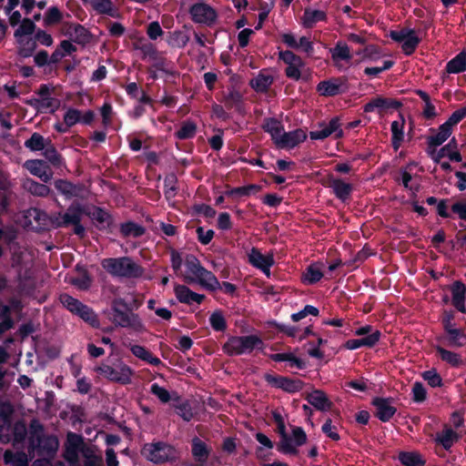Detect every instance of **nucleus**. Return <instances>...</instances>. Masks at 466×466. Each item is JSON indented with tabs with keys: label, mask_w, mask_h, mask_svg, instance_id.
<instances>
[{
	"label": "nucleus",
	"mask_w": 466,
	"mask_h": 466,
	"mask_svg": "<svg viewBox=\"0 0 466 466\" xmlns=\"http://www.w3.org/2000/svg\"><path fill=\"white\" fill-rule=\"evenodd\" d=\"M380 337V332L379 330H375L366 337L349 339L346 342L345 347L350 350H357L360 347H372L379 341Z\"/></svg>",
	"instance_id": "nucleus-22"
},
{
	"label": "nucleus",
	"mask_w": 466,
	"mask_h": 466,
	"mask_svg": "<svg viewBox=\"0 0 466 466\" xmlns=\"http://www.w3.org/2000/svg\"><path fill=\"white\" fill-rule=\"evenodd\" d=\"M192 453L198 461L204 462L208 457L209 449L201 440L195 438L192 440Z\"/></svg>",
	"instance_id": "nucleus-33"
},
{
	"label": "nucleus",
	"mask_w": 466,
	"mask_h": 466,
	"mask_svg": "<svg viewBox=\"0 0 466 466\" xmlns=\"http://www.w3.org/2000/svg\"><path fill=\"white\" fill-rule=\"evenodd\" d=\"M177 412L186 421H189L194 416L192 409L187 402H183L177 406Z\"/></svg>",
	"instance_id": "nucleus-61"
},
{
	"label": "nucleus",
	"mask_w": 466,
	"mask_h": 466,
	"mask_svg": "<svg viewBox=\"0 0 466 466\" xmlns=\"http://www.w3.org/2000/svg\"><path fill=\"white\" fill-rule=\"evenodd\" d=\"M25 146L34 151L41 150L45 147V138L41 135L34 133L31 137L25 141Z\"/></svg>",
	"instance_id": "nucleus-48"
},
{
	"label": "nucleus",
	"mask_w": 466,
	"mask_h": 466,
	"mask_svg": "<svg viewBox=\"0 0 466 466\" xmlns=\"http://www.w3.org/2000/svg\"><path fill=\"white\" fill-rule=\"evenodd\" d=\"M209 322L211 327L218 331H222L227 327L225 318L219 311H215L210 315Z\"/></svg>",
	"instance_id": "nucleus-50"
},
{
	"label": "nucleus",
	"mask_w": 466,
	"mask_h": 466,
	"mask_svg": "<svg viewBox=\"0 0 466 466\" xmlns=\"http://www.w3.org/2000/svg\"><path fill=\"white\" fill-rule=\"evenodd\" d=\"M392 65H393L392 61L386 60V61H383V64L380 66L366 67L364 72L368 76H376L380 73H381L387 69H390L392 66Z\"/></svg>",
	"instance_id": "nucleus-59"
},
{
	"label": "nucleus",
	"mask_w": 466,
	"mask_h": 466,
	"mask_svg": "<svg viewBox=\"0 0 466 466\" xmlns=\"http://www.w3.org/2000/svg\"><path fill=\"white\" fill-rule=\"evenodd\" d=\"M325 18L323 12L319 10L307 9L302 18V24L306 27H311L317 22L321 21Z\"/></svg>",
	"instance_id": "nucleus-39"
},
{
	"label": "nucleus",
	"mask_w": 466,
	"mask_h": 466,
	"mask_svg": "<svg viewBox=\"0 0 466 466\" xmlns=\"http://www.w3.org/2000/svg\"><path fill=\"white\" fill-rule=\"evenodd\" d=\"M357 54L361 56V60L376 61L380 57V51L374 46H369Z\"/></svg>",
	"instance_id": "nucleus-53"
},
{
	"label": "nucleus",
	"mask_w": 466,
	"mask_h": 466,
	"mask_svg": "<svg viewBox=\"0 0 466 466\" xmlns=\"http://www.w3.org/2000/svg\"><path fill=\"white\" fill-rule=\"evenodd\" d=\"M196 131V127L193 123H184L180 129L177 132V137L181 139L189 138L194 136Z\"/></svg>",
	"instance_id": "nucleus-58"
},
{
	"label": "nucleus",
	"mask_w": 466,
	"mask_h": 466,
	"mask_svg": "<svg viewBox=\"0 0 466 466\" xmlns=\"http://www.w3.org/2000/svg\"><path fill=\"white\" fill-rule=\"evenodd\" d=\"M466 116V106L454 111L449 119L445 122L448 127L452 128L453 126L457 125L461 119Z\"/></svg>",
	"instance_id": "nucleus-60"
},
{
	"label": "nucleus",
	"mask_w": 466,
	"mask_h": 466,
	"mask_svg": "<svg viewBox=\"0 0 466 466\" xmlns=\"http://www.w3.org/2000/svg\"><path fill=\"white\" fill-rule=\"evenodd\" d=\"M263 128L268 132L274 143L277 145L284 133V127L281 123L276 119H267L263 125Z\"/></svg>",
	"instance_id": "nucleus-26"
},
{
	"label": "nucleus",
	"mask_w": 466,
	"mask_h": 466,
	"mask_svg": "<svg viewBox=\"0 0 466 466\" xmlns=\"http://www.w3.org/2000/svg\"><path fill=\"white\" fill-rule=\"evenodd\" d=\"M328 185L332 189L333 193L336 195L338 198L342 201H345L349 198L351 191L352 186L350 183L343 181L340 178L334 177L330 176L328 179Z\"/></svg>",
	"instance_id": "nucleus-17"
},
{
	"label": "nucleus",
	"mask_w": 466,
	"mask_h": 466,
	"mask_svg": "<svg viewBox=\"0 0 466 466\" xmlns=\"http://www.w3.org/2000/svg\"><path fill=\"white\" fill-rule=\"evenodd\" d=\"M453 314L451 312H444L443 314V324L445 329L453 337L460 335V331L454 328L452 323Z\"/></svg>",
	"instance_id": "nucleus-57"
},
{
	"label": "nucleus",
	"mask_w": 466,
	"mask_h": 466,
	"mask_svg": "<svg viewBox=\"0 0 466 466\" xmlns=\"http://www.w3.org/2000/svg\"><path fill=\"white\" fill-rule=\"evenodd\" d=\"M61 304L71 313L78 316L92 327H98L99 321L96 313L88 306L68 294H61L59 297Z\"/></svg>",
	"instance_id": "nucleus-5"
},
{
	"label": "nucleus",
	"mask_w": 466,
	"mask_h": 466,
	"mask_svg": "<svg viewBox=\"0 0 466 466\" xmlns=\"http://www.w3.org/2000/svg\"><path fill=\"white\" fill-rule=\"evenodd\" d=\"M373 404L376 408L377 417L383 421L389 420L396 412L395 407L389 399L377 398L373 400Z\"/></svg>",
	"instance_id": "nucleus-19"
},
{
	"label": "nucleus",
	"mask_w": 466,
	"mask_h": 466,
	"mask_svg": "<svg viewBox=\"0 0 466 466\" xmlns=\"http://www.w3.org/2000/svg\"><path fill=\"white\" fill-rule=\"evenodd\" d=\"M143 452L152 461L159 463L175 457V450L162 442L147 444L144 447Z\"/></svg>",
	"instance_id": "nucleus-11"
},
{
	"label": "nucleus",
	"mask_w": 466,
	"mask_h": 466,
	"mask_svg": "<svg viewBox=\"0 0 466 466\" xmlns=\"http://www.w3.org/2000/svg\"><path fill=\"white\" fill-rule=\"evenodd\" d=\"M19 53L23 56H30L36 48V41L33 36H25L16 39Z\"/></svg>",
	"instance_id": "nucleus-34"
},
{
	"label": "nucleus",
	"mask_w": 466,
	"mask_h": 466,
	"mask_svg": "<svg viewBox=\"0 0 466 466\" xmlns=\"http://www.w3.org/2000/svg\"><path fill=\"white\" fill-rule=\"evenodd\" d=\"M62 19V14L56 6L50 7L45 15L44 23L50 25L58 23Z\"/></svg>",
	"instance_id": "nucleus-51"
},
{
	"label": "nucleus",
	"mask_w": 466,
	"mask_h": 466,
	"mask_svg": "<svg viewBox=\"0 0 466 466\" xmlns=\"http://www.w3.org/2000/svg\"><path fill=\"white\" fill-rule=\"evenodd\" d=\"M248 258L253 267L260 269L267 277L270 276V267L275 263L272 253L263 254L259 249L252 248L248 253Z\"/></svg>",
	"instance_id": "nucleus-12"
},
{
	"label": "nucleus",
	"mask_w": 466,
	"mask_h": 466,
	"mask_svg": "<svg viewBox=\"0 0 466 466\" xmlns=\"http://www.w3.org/2000/svg\"><path fill=\"white\" fill-rule=\"evenodd\" d=\"M95 370L103 378L122 385L130 384L135 374V371L121 360L116 361L114 365L102 363L96 367Z\"/></svg>",
	"instance_id": "nucleus-2"
},
{
	"label": "nucleus",
	"mask_w": 466,
	"mask_h": 466,
	"mask_svg": "<svg viewBox=\"0 0 466 466\" xmlns=\"http://www.w3.org/2000/svg\"><path fill=\"white\" fill-rule=\"evenodd\" d=\"M329 136L339 138L343 136L339 118H332L329 123H321L318 129L311 131L309 137L311 139H324Z\"/></svg>",
	"instance_id": "nucleus-13"
},
{
	"label": "nucleus",
	"mask_w": 466,
	"mask_h": 466,
	"mask_svg": "<svg viewBox=\"0 0 466 466\" xmlns=\"http://www.w3.org/2000/svg\"><path fill=\"white\" fill-rule=\"evenodd\" d=\"M429 153L435 162H441L443 157H449L451 160L456 162L461 161V157L457 150V143L454 138L440 149H437V147H430Z\"/></svg>",
	"instance_id": "nucleus-14"
},
{
	"label": "nucleus",
	"mask_w": 466,
	"mask_h": 466,
	"mask_svg": "<svg viewBox=\"0 0 466 466\" xmlns=\"http://www.w3.org/2000/svg\"><path fill=\"white\" fill-rule=\"evenodd\" d=\"M177 299L181 303L191 304L193 302L200 303L204 296L191 291L184 285H176L174 289Z\"/></svg>",
	"instance_id": "nucleus-23"
},
{
	"label": "nucleus",
	"mask_w": 466,
	"mask_h": 466,
	"mask_svg": "<svg viewBox=\"0 0 466 466\" xmlns=\"http://www.w3.org/2000/svg\"><path fill=\"white\" fill-rule=\"evenodd\" d=\"M190 15L194 22L209 25L216 19L215 10L207 4L198 3L191 6Z\"/></svg>",
	"instance_id": "nucleus-15"
},
{
	"label": "nucleus",
	"mask_w": 466,
	"mask_h": 466,
	"mask_svg": "<svg viewBox=\"0 0 466 466\" xmlns=\"http://www.w3.org/2000/svg\"><path fill=\"white\" fill-rule=\"evenodd\" d=\"M341 89V82L338 79H331L320 82L317 90L321 96H331L339 94Z\"/></svg>",
	"instance_id": "nucleus-29"
},
{
	"label": "nucleus",
	"mask_w": 466,
	"mask_h": 466,
	"mask_svg": "<svg viewBox=\"0 0 466 466\" xmlns=\"http://www.w3.org/2000/svg\"><path fill=\"white\" fill-rule=\"evenodd\" d=\"M331 57L335 65L339 67L341 66V62H350L351 59V53L350 47L342 42H339L334 48L330 50Z\"/></svg>",
	"instance_id": "nucleus-25"
},
{
	"label": "nucleus",
	"mask_w": 466,
	"mask_h": 466,
	"mask_svg": "<svg viewBox=\"0 0 466 466\" xmlns=\"http://www.w3.org/2000/svg\"><path fill=\"white\" fill-rule=\"evenodd\" d=\"M64 121L67 127H72L81 122V112L74 108H69L64 116Z\"/></svg>",
	"instance_id": "nucleus-55"
},
{
	"label": "nucleus",
	"mask_w": 466,
	"mask_h": 466,
	"mask_svg": "<svg viewBox=\"0 0 466 466\" xmlns=\"http://www.w3.org/2000/svg\"><path fill=\"white\" fill-rule=\"evenodd\" d=\"M306 139V134L300 129L291 132H285L281 136L280 140L277 144L279 147H294Z\"/></svg>",
	"instance_id": "nucleus-20"
},
{
	"label": "nucleus",
	"mask_w": 466,
	"mask_h": 466,
	"mask_svg": "<svg viewBox=\"0 0 466 466\" xmlns=\"http://www.w3.org/2000/svg\"><path fill=\"white\" fill-rule=\"evenodd\" d=\"M279 57L287 65L285 72L289 78L299 80L309 76L305 63L291 51H280Z\"/></svg>",
	"instance_id": "nucleus-6"
},
{
	"label": "nucleus",
	"mask_w": 466,
	"mask_h": 466,
	"mask_svg": "<svg viewBox=\"0 0 466 466\" xmlns=\"http://www.w3.org/2000/svg\"><path fill=\"white\" fill-rule=\"evenodd\" d=\"M122 309H126V304L121 299H115L109 316L110 320L117 326L129 328L137 332L144 330V325L138 316L123 311Z\"/></svg>",
	"instance_id": "nucleus-3"
},
{
	"label": "nucleus",
	"mask_w": 466,
	"mask_h": 466,
	"mask_svg": "<svg viewBox=\"0 0 466 466\" xmlns=\"http://www.w3.org/2000/svg\"><path fill=\"white\" fill-rule=\"evenodd\" d=\"M260 190V187L258 186V185H248V186H246V187H236V188H233L229 191H227V195L228 196H234V195H237V196H250L252 194H256L257 192H258Z\"/></svg>",
	"instance_id": "nucleus-46"
},
{
	"label": "nucleus",
	"mask_w": 466,
	"mask_h": 466,
	"mask_svg": "<svg viewBox=\"0 0 466 466\" xmlns=\"http://www.w3.org/2000/svg\"><path fill=\"white\" fill-rule=\"evenodd\" d=\"M25 167L32 175L38 177L44 182H48L53 177L50 167L43 160H28L25 163Z\"/></svg>",
	"instance_id": "nucleus-16"
},
{
	"label": "nucleus",
	"mask_w": 466,
	"mask_h": 466,
	"mask_svg": "<svg viewBox=\"0 0 466 466\" xmlns=\"http://www.w3.org/2000/svg\"><path fill=\"white\" fill-rule=\"evenodd\" d=\"M101 265L109 274L117 277H137L142 274L141 268L129 258H105Z\"/></svg>",
	"instance_id": "nucleus-4"
},
{
	"label": "nucleus",
	"mask_w": 466,
	"mask_h": 466,
	"mask_svg": "<svg viewBox=\"0 0 466 466\" xmlns=\"http://www.w3.org/2000/svg\"><path fill=\"white\" fill-rule=\"evenodd\" d=\"M390 35L394 41L401 45L402 50L407 55H410L420 43V37L416 32L409 28L391 31Z\"/></svg>",
	"instance_id": "nucleus-10"
},
{
	"label": "nucleus",
	"mask_w": 466,
	"mask_h": 466,
	"mask_svg": "<svg viewBox=\"0 0 466 466\" xmlns=\"http://www.w3.org/2000/svg\"><path fill=\"white\" fill-rule=\"evenodd\" d=\"M413 400L420 402L426 398V390L420 382H415L412 387Z\"/></svg>",
	"instance_id": "nucleus-62"
},
{
	"label": "nucleus",
	"mask_w": 466,
	"mask_h": 466,
	"mask_svg": "<svg viewBox=\"0 0 466 466\" xmlns=\"http://www.w3.org/2000/svg\"><path fill=\"white\" fill-rule=\"evenodd\" d=\"M266 380L273 386L283 389L289 392H295L301 390V382L299 380H292L284 377H274L272 375H267Z\"/></svg>",
	"instance_id": "nucleus-21"
},
{
	"label": "nucleus",
	"mask_w": 466,
	"mask_h": 466,
	"mask_svg": "<svg viewBox=\"0 0 466 466\" xmlns=\"http://www.w3.org/2000/svg\"><path fill=\"white\" fill-rule=\"evenodd\" d=\"M4 457L6 463H12L14 466H28L26 455L24 453L5 451Z\"/></svg>",
	"instance_id": "nucleus-45"
},
{
	"label": "nucleus",
	"mask_w": 466,
	"mask_h": 466,
	"mask_svg": "<svg viewBox=\"0 0 466 466\" xmlns=\"http://www.w3.org/2000/svg\"><path fill=\"white\" fill-rule=\"evenodd\" d=\"M451 135V128L445 123L442 124L436 134L429 137L428 143L430 147H437L444 143Z\"/></svg>",
	"instance_id": "nucleus-27"
},
{
	"label": "nucleus",
	"mask_w": 466,
	"mask_h": 466,
	"mask_svg": "<svg viewBox=\"0 0 466 466\" xmlns=\"http://www.w3.org/2000/svg\"><path fill=\"white\" fill-rule=\"evenodd\" d=\"M390 106H391L390 101L382 97H376L365 106L364 110L366 112H371L376 108H384L389 107Z\"/></svg>",
	"instance_id": "nucleus-56"
},
{
	"label": "nucleus",
	"mask_w": 466,
	"mask_h": 466,
	"mask_svg": "<svg viewBox=\"0 0 466 466\" xmlns=\"http://www.w3.org/2000/svg\"><path fill=\"white\" fill-rule=\"evenodd\" d=\"M150 392L154 394L161 402L167 403L172 399V395L167 390L159 386L157 383H153L150 387Z\"/></svg>",
	"instance_id": "nucleus-49"
},
{
	"label": "nucleus",
	"mask_w": 466,
	"mask_h": 466,
	"mask_svg": "<svg viewBox=\"0 0 466 466\" xmlns=\"http://www.w3.org/2000/svg\"><path fill=\"white\" fill-rule=\"evenodd\" d=\"M25 187L32 194L36 196H46L49 193V188L46 185L35 181H27Z\"/></svg>",
	"instance_id": "nucleus-52"
},
{
	"label": "nucleus",
	"mask_w": 466,
	"mask_h": 466,
	"mask_svg": "<svg viewBox=\"0 0 466 466\" xmlns=\"http://www.w3.org/2000/svg\"><path fill=\"white\" fill-rule=\"evenodd\" d=\"M86 214V211L78 205H72L64 215L57 214L54 218V223L57 227L74 225L75 233L81 235L84 232V228L79 225V222Z\"/></svg>",
	"instance_id": "nucleus-9"
},
{
	"label": "nucleus",
	"mask_w": 466,
	"mask_h": 466,
	"mask_svg": "<svg viewBox=\"0 0 466 466\" xmlns=\"http://www.w3.org/2000/svg\"><path fill=\"white\" fill-rule=\"evenodd\" d=\"M35 25L30 19H24L19 27L15 32V39L32 36Z\"/></svg>",
	"instance_id": "nucleus-42"
},
{
	"label": "nucleus",
	"mask_w": 466,
	"mask_h": 466,
	"mask_svg": "<svg viewBox=\"0 0 466 466\" xmlns=\"http://www.w3.org/2000/svg\"><path fill=\"white\" fill-rule=\"evenodd\" d=\"M261 340L256 336L234 337L225 344V350L230 355L248 353L260 347Z\"/></svg>",
	"instance_id": "nucleus-7"
},
{
	"label": "nucleus",
	"mask_w": 466,
	"mask_h": 466,
	"mask_svg": "<svg viewBox=\"0 0 466 466\" xmlns=\"http://www.w3.org/2000/svg\"><path fill=\"white\" fill-rule=\"evenodd\" d=\"M232 222L230 215L227 212L220 213L218 218V227L222 230L231 228Z\"/></svg>",
	"instance_id": "nucleus-63"
},
{
	"label": "nucleus",
	"mask_w": 466,
	"mask_h": 466,
	"mask_svg": "<svg viewBox=\"0 0 466 466\" xmlns=\"http://www.w3.org/2000/svg\"><path fill=\"white\" fill-rule=\"evenodd\" d=\"M120 231L125 237H139L144 234V228L133 222H127L121 225Z\"/></svg>",
	"instance_id": "nucleus-41"
},
{
	"label": "nucleus",
	"mask_w": 466,
	"mask_h": 466,
	"mask_svg": "<svg viewBox=\"0 0 466 466\" xmlns=\"http://www.w3.org/2000/svg\"><path fill=\"white\" fill-rule=\"evenodd\" d=\"M307 441V435L300 427H294L291 435L287 432L280 437L278 450L284 454H296L298 448Z\"/></svg>",
	"instance_id": "nucleus-8"
},
{
	"label": "nucleus",
	"mask_w": 466,
	"mask_h": 466,
	"mask_svg": "<svg viewBox=\"0 0 466 466\" xmlns=\"http://www.w3.org/2000/svg\"><path fill=\"white\" fill-rule=\"evenodd\" d=\"M437 351H438L440 357L441 358V360L450 363L452 366H458L461 362L460 356L454 352L446 350L442 348H438Z\"/></svg>",
	"instance_id": "nucleus-47"
},
{
	"label": "nucleus",
	"mask_w": 466,
	"mask_h": 466,
	"mask_svg": "<svg viewBox=\"0 0 466 466\" xmlns=\"http://www.w3.org/2000/svg\"><path fill=\"white\" fill-rule=\"evenodd\" d=\"M185 266L186 271L182 276L187 282L198 283L209 289H216L219 287V282L214 274L204 268L195 256L187 255L185 258Z\"/></svg>",
	"instance_id": "nucleus-1"
},
{
	"label": "nucleus",
	"mask_w": 466,
	"mask_h": 466,
	"mask_svg": "<svg viewBox=\"0 0 466 466\" xmlns=\"http://www.w3.org/2000/svg\"><path fill=\"white\" fill-rule=\"evenodd\" d=\"M36 104L39 110H46L48 108H52V110H54L57 106V102L48 96V89L46 87L41 88Z\"/></svg>",
	"instance_id": "nucleus-35"
},
{
	"label": "nucleus",
	"mask_w": 466,
	"mask_h": 466,
	"mask_svg": "<svg viewBox=\"0 0 466 466\" xmlns=\"http://www.w3.org/2000/svg\"><path fill=\"white\" fill-rule=\"evenodd\" d=\"M438 440L445 449H449L458 440V434L453 430L446 428L438 436Z\"/></svg>",
	"instance_id": "nucleus-43"
},
{
	"label": "nucleus",
	"mask_w": 466,
	"mask_h": 466,
	"mask_svg": "<svg viewBox=\"0 0 466 466\" xmlns=\"http://www.w3.org/2000/svg\"><path fill=\"white\" fill-rule=\"evenodd\" d=\"M272 82L273 76L268 72L262 71L250 81V85L257 92H265Z\"/></svg>",
	"instance_id": "nucleus-28"
},
{
	"label": "nucleus",
	"mask_w": 466,
	"mask_h": 466,
	"mask_svg": "<svg viewBox=\"0 0 466 466\" xmlns=\"http://www.w3.org/2000/svg\"><path fill=\"white\" fill-rule=\"evenodd\" d=\"M76 50L75 46L72 43L67 40H64L60 43L59 46L53 53L52 57L54 61H57L58 59L70 55L72 52Z\"/></svg>",
	"instance_id": "nucleus-44"
},
{
	"label": "nucleus",
	"mask_w": 466,
	"mask_h": 466,
	"mask_svg": "<svg viewBox=\"0 0 466 466\" xmlns=\"http://www.w3.org/2000/svg\"><path fill=\"white\" fill-rule=\"evenodd\" d=\"M403 127L404 119L402 117L391 123L392 143L396 149L400 147L404 137Z\"/></svg>",
	"instance_id": "nucleus-36"
},
{
	"label": "nucleus",
	"mask_w": 466,
	"mask_h": 466,
	"mask_svg": "<svg viewBox=\"0 0 466 466\" xmlns=\"http://www.w3.org/2000/svg\"><path fill=\"white\" fill-rule=\"evenodd\" d=\"M399 459L405 466H422L424 464L421 456L417 452H400Z\"/></svg>",
	"instance_id": "nucleus-40"
},
{
	"label": "nucleus",
	"mask_w": 466,
	"mask_h": 466,
	"mask_svg": "<svg viewBox=\"0 0 466 466\" xmlns=\"http://www.w3.org/2000/svg\"><path fill=\"white\" fill-rule=\"evenodd\" d=\"M131 352L138 359L153 365L158 366L161 361L158 358L153 356L150 351L139 345H133L130 348Z\"/></svg>",
	"instance_id": "nucleus-30"
},
{
	"label": "nucleus",
	"mask_w": 466,
	"mask_h": 466,
	"mask_svg": "<svg viewBox=\"0 0 466 466\" xmlns=\"http://www.w3.org/2000/svg\"><path fill=\"white\" fill-rule=\"evenodd\" d=\"M323 277L322 264L316 263L310 265L303 274V281L307 284H314Z\"/></svg>",
	"instance_id": "nucleus-32"
},
{
	"label": "nucleus",
	"mask_w": 466,
	"mask_h": 466,
	"mask_svg": "<svg viewBox=\"0 0 466 466\" xmlns=\"http://www.w3.org/2000/svg\"><path fill=\"white\" fill-rule=\"evenodd\" d=\"M452 304L461 312L466 311V288L461 282H455L451 287Z\"/></svg>",
	"instance_id": "nucleus-24"
},
{
	"label": "nucleus",
	"mask_w": 466,
	"mask_h": 466,
	"mask_svg": "<svg viewBox=\"0 0 466 466\" xmlns=\"http://www.w3.org/2000/svg\"><path fill=\"white\" fill-rule=\"evenodd\" d=\"M307 400L317 410L321 411L329 410L332 408V402L329 400L325 392L319 390H315L309 393Z\"/></svg>",
	"instance_id": "nucleus-18"
},
{
	"label": "nucleus",
	"mask_w": 466,
	"mask_h": 466,
	"mask_svg": "<svg viewBox=\"0 0 466 466\" xmlns=\"http://www.w3.org/2000/svg\"><path fill=\"white\" fill-rule=\"evenodd\" d=\"M466 70V53L461 52L446 66L449 74H458Z\"/></svg>",
	"instance_id": "nucleus-31"
},
{
	"label": "nucleus",
	"mask_w": 466,
	"mask_h": 466,
	"mask_svg": "<svg viewBox=\"0 0 466 466\" xmlns=\"http://www.w3.org/2000/svg\"><path fill=\"white\" fill-rule=\"evenodd\" d=\"M56 187L67 198L82 196V190L79 187L65 180H57L56 182Z\"/></svg>",
	"instance_id": "nucleus-37"
},
{
	"label": "nucleus",
	"mask_w": 466,
	"mask_h": 466,
	"mask_svg": "<svg viewBox=\"0 0 466 466\" xmlns=\"http://www.w3.org/2000/svg\"><path fill=\"white\" fill-rule=\"evenodd\" d=\"M271 359L275 361H287L291 368L296 367L301 369L304 367L303 361L289 352L273 354Z\"/></svg>",
	"instance_id": "nucleus-38"
},
{
	"label": "nucleus",
	"mask_w": 466,
	"mask_h": 466,
	"mask_svg": "<svg viewBox=\"0 0 466 466\" xmlns=\"http://www.w3.org/2000/svg\"><path fill=\"white\" fill-rule=\"evenodd\" d=\"M86 33V29L78 24L68 25L66 28V35H69L71 37H76L79 40L85 38Z\"/></svg>",
	"instance_id": "nucleus-54"
},
{
	"label": "nucleus",
	"mask_w": 466,
	"mask_h": 466,
	"mask_svg": "<svg viewBox=\"0 0 466 466\" xmlns=\"http://www.w3.org/2000/svg\"><path fill=\"white\" fill-rule=\"evenodd\" d=\"M451 210L456 213L461 219L466 221V201H460L453 204Z\"/></svg>",
	"instance_id": "nucleus-64"
}]
</instances>
